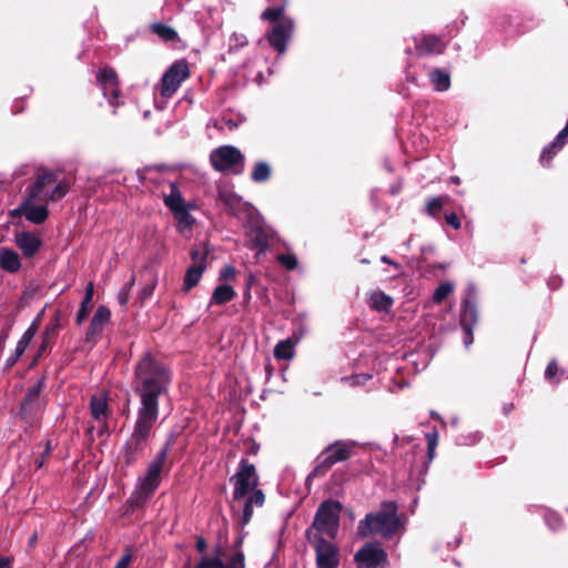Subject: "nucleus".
Here are the masks:
<instances>
[{"label": "nucleus", "mask_w": 568, "mask_h": 568, "mask_svg": "<svg viewBox=\"0 0 568 568\" xmlns=\"http://www.w3.org/2000/svg\"><path fill=\"white\" fill-rule=\"evenodd\" d=\"M271 175V166L266 162H257L252 171V180L256 183L265 182Z\"/></svg>", "instance_id": "7c9ffc66"}, {"label": "nucleus", "mask_w": 568, "mask_h": 568, "mask_svg": "<svg viewBox=\"0 0 568 568\" xmlns=\"http://www.w3.org/2000/svg\"><path fill=\"white\" fill-rule=\"evenodd\" d=\"M149 280L148 283L143 286V288L140 291V298L142 301L148 300L152 296L156 285H158V276L153 272H149Z\"/></svg>", "instance_id": "473e14b6"}, {"label": "nucleus", "mask_w": 568, "mask_h": 568, "mask_svg": "<svg viewBox=\"0 0 568 568\" xmlns=\"http://www.w3.org/2000/svg\"><path fill=\"white\" fill-rule=\"evenodd\" d=\"M165 453H161L140 476L129 503L131 507L139 508L154 494L161 483V474L164 465Z\"/></svg>", "instance_id": "20e7f679"}, {"label": "nucleus", "mask_w": 568, "mask_h": 568, "mask_svg": "<svg viewBox=\"0 0 568 568\" xmlns=\"http://www.w3.org/2000/svg\"><path fill=\"white\" fill-rule=\"evenodd\" d=\"M341 508L337 501H324L316 511L313 525L306 531L313 530L316 536L335 538L339 528Z\"/></svg>", "instance_id": "39448f33"}, {"label": "nucleus", "mask_w": 568, "mask_h": 568, "mask_svg": "<svg viewBox=\"0 0 568 568\" xmlns=\"http://www.w3.org/2000/svg\"><path fill=\"white\" fill-rule=\"evenodd\" d=\"M42 388V381H40L34 387H32L21 404V413L28 418L34 415L40 408V390Z\"/></svg>", "instance_id": "4be33fe9"}, {"label": "nucleus", "mask_w": 568, "mask_h": 568, "mask_svg": "<svg viewBox=\"0 0 568 568\" xmlns=\"http://www.w3.org/2000/svg\"><path fill=\"white\" fill-rule=\"evenodd\" d=\"M427 443H428V457L429 459L434 458L435 449L438 444V434L437 432L427 434Z\"/></svg>", "instance_id": "79ce46f5"}, {"label": "nucleus", "mask_w": 568, "mask_h": 568, "mask_svg": "<svg viewBox=\"0 0 568 568\" xmlns=\"http://www.w3.org/2000/svg\"><path fill=\"white\" fill-rule=\"evenodd\" d=\"M294 22L290 18H284L275 23L267 32L266 37L270 44L280 53L286 51V43L292 37Z\"/></svg>", "instance_id": "f8f14e48"}, {"label": "nucleus", "mask_w": 568, "mask_h": 568, "mask_svg": "<svg viewBox=\"0 0 568 568\" xmlns=\"http://www.w3.org/2000/svg\"><path fill=\"white\" fill-rule=\"evenodd\" d=\"M560 375L561 376L566 375V372L565 371H560Z\"/></svg>", "instance_id": "69168bd1"}, {"label": "nucleus", "mask_w": 568, "mask_h": 568, "mask_svg": "<svg viewBox=\"0 0 568 568\" xmlns=\"http://www.w3.org/2000/svg\"><path fill=\"white\" fill-rule=\"evenodd\" d=\"M283 12H284V7L267 8L262 13V19L277 23L280 20L283 19L282 18Z\"/></svg>", "instance_id": "58836bf2"}, {"label": "nucleus", "mask_w": 568, "mask_h": 568, "mask_svg": "<svg viewBox=\"0 0 568 568\" xmlns=\"http://www.w3.org/2000/svg\"><path fill=\"white\" fill-rule=\"evenodd\" d=\"M195 568H244V555L241 551L235 552L227 564L223 562L220 549L215 555H204L196 564Z\"/></svg>", "instance_id": "2eb2a0df"}, {"label": "nucleus", "mask_w": 568, "mask_h": 568, "mask_svg": "<svg viewBox=\"0 0 568 568\" xmlns=\"http://www.w3.org/2000/svg\"><path fill=\"white\" fill-rule=\"evenodd\" d=\"M98 81L102 87L105 98L109 99L110 104L118 105L119 88L118 78L112 69L104 68L98 74Z\"/></svg>", "instance_id": "a211bd4d"}, {"label": "nucleus", "mask_w": 568, "mask_h": 568, "mask_svg": "<svg viewBox=\"0 0 568 568\" xmlns=\"http://www.w3.org/2000/svg\"><path fill=\"white\" fill-rule=\"evenodd\" d=\"M381 261H382L383 263L390 264V265H392V266H394L396 270H400V266H399L396 262H394V261H392L390 258H388L386 255L382 256V257H381Z\"/></svg>", "instance_id": "603ef678"}, {"label": "nucleus", "mask_w": 568, "mask_h": 568, "mask_svg": "<svg viewBox=\"0 0 568 568\" xmlns=\"http://www.w3.org/2000/svg\"><path fill=\"white\" fill-rule=\"evenodd\" d=\"M296 342L291 338L278 342L274 347V357L277 359L288 361L295 355Z\"/></svg>", "instance_id": "a878e982"}, {"label": "nucleus", "mask_w": 568, "mask_h": 568, "mask_svg": "<svg viewBox=\"0 0 568 568\" xmlns=\"http://www.w3.org/2000/svg\"><path fill=\"white\" fill-rule=\"evenodd\" d=\"M131 555L130 554H125L123 555L120 560L116 562L115 567L114 568H128L130 562H131Z\"/></svg>", "instance_id": "de8ad7c7"}, {"label": "nucleus", "mask_w": 568, "mask_h": 568, "mask_svg": "<svg viewBox=\"0 0 568 568\" xmlns=\"http://www.w3.org/2000/svg\"><path fill=\"white\" fill-rule=\"evenodd\" d=\"M20 358V356H18V345L16 346V351L13 353L12 356H10L8 359H7V366H13L17 361Z\"/></svg>", "instance_id": "09e8293b"}, {"label": "nucleus", "mask_w": 568, "mask_h": 568, "mask_svg": "<svg viewBox=\"0 0 568 568\" xmlns=\"http://www.w3.org/2000/svg\"><path fill=\"white\" fill-rule=\"evenodd\" d=\"M402 526L403 523L397 515V505L393 501H385L376 513L367 514L366 517L359 521L357 531L362 537L372 534L390 537L399 530Z\"/></svg>", "instance_id": "7ed1b4c3"}, {"label": "nucleus", "mask_w": 568, "mask_h": 568, "mask_svg": "<svg viewBox=\"0 0 568 568\" xmlns=\"http://www.w3.org/2000/svg\"><path fill=\"white\" fill-rule=\"evenodd\" d=\"M394 304L393 298L381 290L369 294V305L378 312H388Z\"/></svg>", "instance_id": "393cba45"}, {"label": "nucleus", "mask_w": 568, "mask_h": 568, "mask_svg": "<svg viewBox=\"0 0 568 568\" xmlns=\"http://www.w3.org/2000/svg\"><path fill=\"white\" fill-rule=\"evenodd\" d=\"M45 179H42L38 184H33L22 201L20 206L14 211L23 215L29 222L34 224L43 223L48 217L47 203L43 202L39 189L44 185Z\"/></svg>", "instance_id": "423d86ee"}, {"label": "nucleus", "mask_w": 568, "mask_h": 568, "mask_svg": "<svg viewBox=\"0 0 568 568\" xmlns=\"http://www.w3.org/2000/svg\"><path fill=\"white\" fill-rule=\"evenodd\" d=\"M465 331V336H464V343H465V346L468 347L471 343H473V335L471 333L468 335L467 334V331Z\"/></svg>", "instance_id": "6e6d98bb"}, {"label": "nucleus", "mask_w": 568, "mask_h": 568, "mask_svg": "<svg viewBox=\"0 0 568 568\" xmlns=\"http://www.w3.org/2000/svg\"><path fill=\"white\" fill-rule=\"evenodd\" d=\"M416 49L422 54H439L445 49L443 40L435 36H423L416 40Z\"/></svg>", "instance_id": "5701e85b"}, {"label": "nucleus", "mask_w": 568, "mask_h": 568, "mask_svg": "<svg viewBox=\"0 0 568 568\" xmlns=\"http://www.w3.org/2000/svg\"><path fill=\"white\" fill-rule=\"evenodd\" d=\"M44 348H45V344H43V345L41 346L40 352H42Z\"/></svg>", "instance_id": "0e129e2a"}, {"label": "nucleus", "mask_w": 568, "mask_h": 568, "mask_svg": "<svg viewBox=\"0 0 568 568\" xmlns=\"http://www.w3.org/2000/svg\"><path fill=\"white\" fill-rule=\"evenodd\" d=\"M14 243L26 257H32L40 250L42 242L38 235L21 231L14 235Z\"/></svg>", "instance_id": "412c9836"}, {"label": "nucleus", "mask_w": 568, "mask_h": 568, "mask_svg": "<svg viewBox=\"0 0 568 568\" xmlns=\"http://www.w3.org/2000/svg\"><path fill=\"white\" fill-rule=\"evenodd\" d=\"M37 329H38V324H37V322H33L30 325V327L23 333L21 338L18 341V343H17V345H18V356H21L24 353V351L29 346L30 342L34 337V335L37 333Z\"/></svg>", "instance_id": "2f4dec72"}, {"label": "nucleus", "mask_w": 568, "mask_h": 568, "mask_svg": "<svg viewBox=\"0 0 568 568\" xmlns=\"http://www.w3.org/2000/svg\"><path fill=\"white\" fill-rule=\"evenodd\" d=\"M149 114H150V111H145L144 112V118L146 119L149 116Z\"/></svg>", "instance_id": "680f3d73"}, {"label": "nucleus", "mask_w": 568, "mask_h": 568, "mask_svg": "<svg viewBox=\"0 0 568 568\" xmlns=\"http://www.w3.org/2000/svg\"><path fill=\"white\" fill-rule=\"evenodd\" d=\"M476 322V310L469 305L468 302L464 303L463 311L460 314V325L470 334V327Z\"/></svg>", "instance_id": "c756f323"}, {"label": "nucleus", "mask_w": 568, "mask_h": 568, "mask_svg": "<svg viewBox=\"0 0 568 568\" xmlns=\"http://www.w3.org/2000/svg\"><path fill=\"white\" fill-rule=\"evenodd\" d=\"M42 179H45L44 185H42L39 191L44 203L48 204L49 201H58L67 194L68 184L63 181H58L54 174L49 172L40 174L34 184H38Z\"/></svg>", "instance_id": "ddd939ff"}, {"label": "nucleus", "mask_w": 568, "mask_h": 568, "mask_svg": "<svg viewBox=\"0 0 568 568\" xmlns=\"http://www.w3.org/2000/svg\"><path fill=\"white\" fill-rule=\"evenodd\" d=\"M0 568H11V561L7 557H0Z\"/></svg>", "instance_id": "864d4df0"}, {"label": "nucleus", "mask_w": 568, "mask_h": 568, "mask_svg": "<svg viewBox=\"0 0 568 568\" xmlns=\"http://www.w3.org/2000/svg\"><path fill=\"white\" fill-rule=\"evenodd\" d=\"M306 537L315 549L317 568H338L339 552L333 542L316 536L313 530L306 531Z\"/></svg>", "instance_id": "6e6552de"}, {"label": "nucleus", "mask_w": 568, "mask_h": 568, "mask_svg": "<svg viewBox=\"0 0 568 568\" xmlns=\"http://www.w3.org/2000/svg\"><path fill=\"white\" fill-rule=\"evenodd\" d=\"M430 81L436 90L438 91H445L450 85V78L449 74L439 70L435 69L429 74Z\"/></svg>", "instance_id": "c85d7f7f"}, {"label": "nucleus", "mask_w": 568, "mask_h": 568, "mask_svg": "<svg viewBox=\"0 0 568 568\" xmlns=\"http://www.w3.org/2000/svg\"><path fill=\"white\" fill-rule=\"evenodd\" d=\"M20 267L21 262L17 252L10 248L0 250V268L9 273H16Z\"/></svg>", "instance_id": "b1692460"}, {"label": "nucleus", "mask_w": 568, "mask_h": 568, "mask_svg": "<svg viewBox=\"0 0 568 568\" xmlns=\"http://www.w3.org/2000/svg\"><path fill=\"white\" fill-rule=\"evenodd\" d=\"M153 31L165 41H173L178 38V33L171 27L164 24H154Z\"/></svg>", "instance_id": "f704fd0d"}, {"label": "nucleus", "mask_w": 568, "mask_h": 568, "mask_svg": "<svg viewBox=\"0 0 568 568\" xmlns=\"http://www.w3.org/2000/svg\"><path fill=\"white\" fill-rule=\"evenodd\" d=\"M171 382L169 371L150 353L144 354L138 362L133 388L140 398L138 413L142 419L159 417V397L164 394Z\"/></svg>", "instance_id": "f257e3e1"}, {"label": "nucleus", "mask_w": 568, "mask_h": 568, "mask_svg": "<svg viewBox=\"0 0 568 568\" xmlns=\"http://www.w3.org/2000/svg\"><path fill=\"white\" fill-rule=\"evenodd\" d=\"M226 204L230 206H233L235 203L240 202V199L236 195H231L229 199L225 200Z\"/></svg>", "instance_id": "5fc2aeb1"}, {"label": "nucleus", "mask_w": 568, "mask_h": 568, "mask_svg": "<svg viewBox=\"0 0 568 568\" xmlns=\"http://www.w3.org/2000/svg\"><path fill=\"white\" fill-rule=\"evenodd\" d=\"M547 524L551 529H557L560 526V519L555 514H550L546 517Z\"/></svg>", "instance_id": "49530a36"}, {"label": "nucleus", "mask_w": 568, "mask_h": 568, "mask_svg": "<svg viewBox=\"0 0 568 568\" xmlns=\"http://www.w3.org/2000/svg\"><path fill=\"white\" fill-rule=\"evenodd\" d=\"M233 484V499L243 506V524H247L253 515L254 508L262 507L265 496L258 487V475L254 465L241 460L239 469L231 477Z\"/></svg>", "instance_id": "f03ea898"}, {"label": "nucleus", "mask_w": 568, "mask_h": 568, "mask_svg": "<svg viewBox=\"0 0 568 568\" xmlns=\"http://www.w3.org/2000/svg\"><path fill=\"white\" fill-rule=\"evenodd\" d=\"M446 222H447V224L453 226L455 230H458L460 227V221L455 213H450V214L446 215Z\"/></svg>", "instance_id": "a18cd8bd"}, {"label": "nucleus", "mask_w": 568, "mask_h": 568, "mask_svg": "<svg viewBox=\"0 0 568 568\" xmlns=\"http://www.w3.org/2000/svg\"><path fill=\"white\" fill-rule=\"evenodd\" d=\"M156 420L158 417L143 420L142 414L138 413L134 430L123 448V456L128 464L133 462L135 455L142 450Z\"/></svg>", "instance_id": "0eeeda50"}, {"label": "nucleus", "mask_w": 568, "mask_h": 568, "mask_svg": "<svg viewBox=\"0 0 568 568\" xmlns=\"http://www.w3.org/2000/svg\"><path fill=\"white\" fill-rule=\"evenodd\" d=\"M192 260L194 264L190 266L184 276L183 287L184 291H190L201 280L202 274L206 267L205 253L199 252L197 250L192 251Z\"/></svg>", "instance_id": "f3484780"}, {"label": "nucleus", "mask_w": 568, "mask_h": 568, "mask_svg": "<svg viewBox=\"0 0 568 568\" xmlns=\"http://www.w3.org/2000/svg\"><path fill=\"white\" fill-rule=\"evenodd\" d=\"M224 126L229 128L230 130H233L237 126V124L231 119H229V120L224 119L223 124H221L220 128L224 129Z\"/></svg>", "instance_id": "3c124183"}, {"label": "nucleus", "mask_w": 568, "mask_h": 568, "mask_svg": "<svg viewBox=\"0 0 568 568\" xmlns=\"http://www.w3.org/2000/svg\"><path fill=\"white\" fill-rule=\"evenodd\" d=\"M235 274H236V271L233 266L231 265H225L221 272H220V276L221 278H224V280H227V278H234L235 277Z\"/></svg>", "instance_id": "c03bdc74"}, {"label": "nucleus", "mask_w": 568, "mask_h": 568, "mask_svg": "<svg viewBox=\"0 0 568 568\" xmlns=\"http://www.w3.org/2000/svg\"><path fill=\"white\" fill-rule=\"evenodd\" d=\"M134 285V277H132L126 284L125 286L120 291V293L118 294V301L121 305H125L129 301V296H130V291L132 288V286Z\"/></svg>", "instance_id": "ea45409f"}, {"label": "nucleus", "mask_w": 568, "mask_h": 568, "mask_svg": "<svg viewBox=\"0 0 568 568\" xmlns=\"http://www.w3.org/2000/svg\"><path fill=\"white\" fill-rule=\"evenodd\" d=\"M174 216H175V220L178 221L179 229H180L181 232H183L186 229L191 227V225L193 223V219L189 214L186 209L175 212Z\"/></svg>", "instance_id": "e433bc0d"}, {"label": "nucleus", "mask_w": 568, "mask_h": 568, "mask_svg": "<svg viewBox=\"0 0 568 568\" xmlns=\"http://www.w3.org/2000/svg\"><path fill=\"white\" fill-rule=\"evenodd\" d=\"M352 448L353 444L336 442L323 453V464L326 468H329L338 462L346 460L351 456Z\"/></svg>", "instance_id": "aec40b11"}, {"label": "nucleus", "mask_w": 568, "mask_h": 568, "mask_svg": "<svg viewBox=\"0 0 568 568\" xmlns=\"http://www.w3.org/2000/svg\"><path fill=\"white\" fill-rule=\"evenodd\" d=\"M189 75V67L184 61L173 63L162 77L161 94L172 97Z\"/></svg>", "instance_id": "9b49d317"}, {"label": "nucleus", "mask_w": 568, "mask_h": 568, "mask_svg": "<svg viewBox=\"0 0 568 568\" xmlns=\"http://www.w3.org/2000/svg\"><path fill=\"white\" fill-rule=\"evenodd\" d=\"M246 235L258 252L263 253L268 246V234L263 227L262 216L252 207H247V220L245 222Z\"/></svg>", "instance_id": "9d476101"}, {"label": "nucleus", "mask_w": 568, "mask_h": 568, "mask_svg": "<svg viewBox=\"0 0 568 568\" xmlns=\"http://www.w3.org/2000/svg\"><path fill=\"white\" fill-rule=\"evenodd\" d=\"M53 329H54L53 327H51V328H50V327H48V328H47V332H45V335L48 336L51 332H53Z\"/></svg>", "instance_id": "bf43d9fd"}, {"label": "nucleus", "mask_w": 568, "mask_h": 568, "mask_svg": "<svg viewBox=\"0 0 568 568\" xmlns=\"http://www.w3.org/2000/svg\"><path fill=\"white\" fill-rule=\"evenodd\" d=\"M111 317V312L105 306L98 307L95 314L93 315L89 329L85 335L87 342L95 343L98 338L101 336L104 326L109 323Z\"/></svg>", "instance_id": "6ab92c4d"}, {"label": "nucleus", "mask_w": 568, "mask_h": 568, "mask_svg": "<svg viewBox=\"0 0 568 568\" xmlns=\"http://www.w3.org/2000/svg\"><path fill=\"white\" fill-rule=\"evenodd\" d=\"M357 568H377L386 560V552L377 544H366L355 554Z\"/></svg>", "instance_id": "4468645a"}, {"label": "nucleus", "mask_w": 568, "mask_h": 568, "mask_svg": "<svg viewBox=\"0 0 568 568\" xmlns=\"http://www.w3.org/2000/svg\"><path fill=\"white\" fill-rule=\"evenodd\" d=\"M164 203L173 213L185 209L181 195L174 191L164 197Z\"/></svg>", "instance_id": "72a5a7b5"}, {"label": "nucleus", "mask_w": 568, "mask_h": 568, "mask_svg": "<svg viewBox=\"0 0 568 568\" xmlns=\"http://www.w3.org/2000/svg\"><path fill=\"white\" fill-rule=\"evenodd\" d=\"M454 290V285L450 282L440 284L434 292L433 301L435 303L443 302Z\"/></svg>", "instance_id": "c9c22d12"}, {"label": "nucleus", "mask_w": 568, "mask_h": 568, "mask_svg": "<svg viewBox=\"0 0 568 568\" xmlns=\"http://www.w3.org/2000/svg\"><path fill=\"white\" fill-rule=\"evenodd\" d=\"M195 546H196V549L200 552H203L206 549V542H205L204 538L203 537H197Z\"/></svg>", "instance_id": "8fccbe9b"}, {"label": "nucleus", "mask_w": 568, "mask_h": 568, "mask_svg": "<svg viewBox=\"0 0 568 568\" xmlns=\"http://www.w3.org/2000/svg\"><path fill=\"white\" fill-rule=\"evenodd\" d=\"M452 182L459 183V179L458 178H452Z\"/></svg>", "instance_id": "052dcab7"}, {"label": "nucleus", "mask_w": 568, "mask_h": 568, "mask_svg": "<svg viewBox=\"0 0 568 568\" xmlns=\"http://www.w3.org/2000/svg\"><path fill=\"white\" fill-rule=\"evenodd\" d=\"M211 163L216 171L240 173L243 169V155L239 149L224 145L212 151Z\"/></svg>", "instance_id": "1a4fd4ad"}, {"label": "nucleus", "mask_w": 568, "mask_h": 568, "mask_svg": "<svg viewBox=\"0 0 568 568\" xmlns=\"http://www.w3.org/2000/svg\"><path fill=\"white\" fill-rule=\"evenodd\" d=\"M359 376H353L351 379L353 384H356L358 382Z\"/></svg>", "instance_id": "4d7b16f0"}, {"label": "nucleus", "mask_w": 568, "mask_h": 568, "mask_svg": "<svg viewBox=\"0 0 568 568\" xmlns=\"http://www.w3.org/2000/svg\"><path fill=\"white\" fill-rule=\"evenodd\" d=\"M93 284L92 283H89L88 286H87V290H85V296L82 301V304H81V307L80 310L78 311L77 313V322L78 324H81L88 316L89 314V311H90V307H91V303H92V298H93Z\"/></svg>", "instance_id": "cd10ccee"}, {"label": "nucleus", "mask_w": 568, "mask_h": 568, "mask_svg": "<svg viewBox=\"0 0 568 568\" xmlns=\"http://www.w3.org/2000/svg\"><path fill=\"white\" fill-rule=\"evenodd\" d=\"M276 260L288 271L295 270L298 265L297 257L292 253L280 254Z\"/></svg>", "instance_id": "4c0bfd02"}, {"label": "nucleus", "mask_w": 568, "mask_h": 568, "mask_svg": "<svg viewBox=\"0 0 568 568\" xmlns=\"http://www.w3.org/2000/svg\"><path fill=\"white\" fill-rule=\"evenodd\" d=\"M559 373L558 366L556 361H551L545 372L546 379H548L551 383L559 382V378H556L557 374Z\"/></svg>", "instance_id": "a19ab883"}, {"label": "nucleus", "mask_w": 568, "mask_h": 568, "mask_svg": "<svg viewBox=\"0 0 568 568\" xmlns=\"http://www.w3.org/2000/svg\"><path fill=\"white\" fill-rule=\"evenodd\" d=\"M90 412L93 420L99 424V434H105L108 432L105 422L109 416V407L106 403V395L103 392L92 395Z\"/></svg>", "instance_id": "dca6fc26"}, {"label": "nucleus", "mask_w": 568, "mask_h": 568, "mask_svg": "<svg viewBox=\"0 0 568 568\" xmlns=\"http://www.w3.org/2000/svg\"><path fill=\"white\" fill-rule=\"evenodd\" d=\"M443 207V201L440 197H435V199H432L428 203H427V212L435 216Z\"/></svg>", "instance_id": "37998d69"}, {"label": "nucleus", "mask_w": 568, "mask_h": 568, "mask_svg": "<svg viewBox=\"0 0 568 568\" xmlns=\"http://www.w3.org/2000/svg\"><path fill=\"white\" fill-rule=\"evenodd\" d=\"M235 296V292L232 286L227 284L219 285L213 291L211 297V304L223 305L230 301H232Z\"/></svg>", "instance_id": "bb28decb"}, {"label": "nucleus", "mask_w": 568, "mask_h": 568, "mask_svg": "<svg viewBox=\"0 0 568 568\" xmlns=\"http://www.w3.org/2000/svg\"><path fill=\"white\" fill-rule=\"evenodd\" d=\"M361 262L364 263V264L368 263V261L366 258L362 260Z\"/></svg>", "instance_id": "e2e57ef3"}, {"label": "nucleus", "mask_w": 568, "mask_h": 568, "mask_svg": "<svg viewBox=\"0 0 568 568\" xmlns=\"http://www.w3.org/2000/svg\"><path fill=\"white\" fill-rule=\"evenodd\" d=\"M37 540V536L33 535L31 538H30V544L33 545Z\"/></svg>", "instance_id": "13d9d810"}]
</instances>
